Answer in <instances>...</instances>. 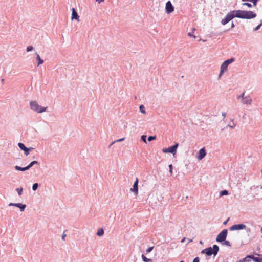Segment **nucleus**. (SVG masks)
<instances>
[{
	"label": "nucleus",
	"mask_w": 262,
	"mask_h": 262,
	"mask_svg": "<svg viewBox=\"0 0 262 262\" xmlns=\"http://www.w3.org/2000/svg\"><path fill=\"white\" fill-rule=\"evenodd\" d=\"M16 207L19 208L20 209V211H24L26 207V205L25 204H23L21 203H17V205H16Z\"/></svg>",
	"instance_id": "nucleus-15"
},
{
	"label": "nucleus",
	"mask_w": 262,
	"mask_h": 262,
	"mask_svg": "<svg viewBox=\"0 0 262 262\" xmlns=\"http://www.w3.org/2000/svg\"><path fill=\"white\" fill-rule=\"evenodd\" d=\"M168 167L169 168V172L171 176L172 174V165L170 164Z\"/></svg>",
	"instance_id": "nucleus-38"
},
{
	"label": "nucleus",
	"mask_w": 262,
	"mask_h": 262,
	"mask_svg": "<svg viewBox=\"0 0 262 262\" xmlns=\"http://www.w3.org/2000/svg\"><path fill=\"white\" fill-rule=\"evenodd\" d=\"M141 140L143 141L144 143H147L146 142V135H142L141 136Z\"/></svg>",
	"instance_id": "nucleus-31"
},
{
	"label": "nucleus",
	"mask_w": 262,
	"mask_h": 262,
	"mask_svg": "<svg viewBox=\"0 0 262 262\" xmlns=\"http://www.w3.org/2000/svg\"><path fill=\"white\" fill-rule=\"evenodd\" d=\"M231 122H232V124H228V125H227L226 127H225L222 130H224L225 129H226L228 127L232 128V129H233L235 126H236V124L234 123L233 122V120L232 119L231 120Z\"/></svg>",
	"instance_id": "nucleus-17"
},
{
	"label": "nucleus",
	"mask_w": 262,
	"mask_h": 262,
	"mask_svg": "<svg viewBox=\"0 0 262 262\" xmlns=\"http://www.w3.org/2000/svg\"><path fill=\"white\" fill-rule=\"evenodd\" d=\"M234 17H236L235 15V10L231 11L229 13H228L226 17L222 19L221 23L223 25H225L229 23L231 20H232Z\"/></svg>",
	"instance_id": "nucleus-4"
},
{
	"label": "nucleus",
	"mask_w": 262,
	"mask_h": 262,
	"mask_svg": "<svg viewBox=\"0 0 262 262\" xmlns=\"http://www.w3.org/2000/svg\"><path fill=\"white\" fill-rule=\"evenodd\" d=\"M1 81H2V82L3 83V82H4V79H2Z\"/></svg>",
	"instance_id": "nucleus-54"
},
{
	"label": "nucleus",
	"mask_w": 262,
	"mask_h": 262,
	"mask_svg": "<svg viewBox=\"0 0 262 262\" xmlns=\"http://www.w3.org/2000/svg\"><path fill=\"white\" fill-rule=\"evenodd\" d=\"M18 146L19 147L20 149H21L22 150H24L27 148L25 145L22 143H19L18 144Z\"/></svg>",
	"instance_id": "nucleus-23"
},
{
	"label": "nucleus",
	"mask_w": 262,
	"mask_h": 262,
	"mask_svg": "<svg viewBox=\"0 0 262 262\" xmlns=\"http://www.w3.org/2000/svg\"><path fill=\"white\" fill-rule=\"evenodd\" d=\"M226 70L225 69H223L222 67H221L220 72L219 75V77H221V76L223 75V73Z\"/></svg>",
	"instance_id": "nucleus-30"
},
{
	"label": "nucleus",
	"mask_w": 262,
	"mask_h": 262,
	"mask_svg": "<svg viewBox=\"0 0 262 262\" xmlns=\"http://www.w3.org/2000/svg\"><path fill=\"white\" fill-rule=\"evenodd\" d=\"M140 112L142 113L145 114L146 113L145 107L143 105H141L139 107Z\"/></svg>",
	"instance_id": "nucleus-22"
},
{
	"label": "nucleus",
	"mask_w": 262,
	"mask_h": 262,
	"mask_svg": "<svg viewBox=\"0 0 262 262\" xmlns=\"http://www.w3.org/2000/svg\"><path fill=\"white\" fill-rule=\"evenodd\" d=\"M195 30H196V29H195V28H193L192 29V33H194V31H195Z\"/></svg>",
	"instance_id": "nucleus-53"
},
{
	"label": "nucleus",
	"mask_w": 262,
	"mask_h": 262,
	"mask_svg": "<svg viewBox=\"0 0 262 262\" xmlns=\"http://www.w3.org/2000/svg\"><path fill=\"white\" fill-rule=\"evenodd\" d=\"M234 26H234V24L233 22H232V23H231V28H234Z\"/></svg>",
	"instance_id": "nucleus-49"
},
{
	"label": "nucleus",
	"mask_w": 262,
	"mask_h": 262,
	"mask_svg": "<svg viewBox=\"0 0 262 262\" xmlns=\"http://www.w3.org/2000/svg\"><path fill=\"white\" fill-rule=\"evenodd\" d=\"M66 236V234L64 233V232L62 235V239L64 240Z\"/></svg>",
	"instance_id": "nucleus-45"
},
{
	"label": "nucleus",
	"mask_w": 262,
	"mask_h": 262,
	"mask_svg": "<svg viewBox=\"0 0 262 262\" xmlns=\"http://www.w3.org/2000/svg\"><path fill=\"white\" fill-rule=\"evenodd\" d=\"M261 231L262 232V228H261Z\"/></svg>",
	"instance_id": "nucleus-61"
},
{
	"label": "nucleus",
	"mask_w": 262,
	"mask_h": 262,
	"mask_svg": "<svg viewBox=\"0 0 262 262\" xmlns=\"http://www.w3.org/2000/svg\"><path fill=\"white\" fill-rule=\"evenodd\" d=\"M29 149V151H30V150H32L33 149V147H30V148H28Z\"/></svg>",
	"instance_id": "nucleus-52"
},
{
	"label": "nucleus",
	"mask_w": 262,
	"mask_h": 262,
	"mask_svg": "<svg viewBox=\"0 0 262 262\" xmlns=\"http://www.w3.org/2000/svg\"><path fill=\"white\" fill-rule=\"evenodd\" d=\"M96 1L98 2L99 3L102 2H103L104 0H96Z\"/></svg>",
	"instance_id": "nucleus-50"
},
{
	"label": "nucleus",
	"mask_w": 262,
	"mask_h": 262,
	"mask_svg": "<svg viewBox=\"0 0 262 262\" xmlns=\"http://www.w3.org/2000/svg\"><path fill=\"white\" fill-rule=\"evenodd\" d=\"M219 247L217 245H213L212 247H209L201 251L202 254H206L207 256L213 255L216 256L219 252Z\"/></svg>",
	"instance_id": "nucleus-2"
},
{
	"label": "nucleus",
	"mask_w": 262,
	"mask_h": 262,
	"mask_svg": "<svg viewBox=\"0 0 262 262\" xmlns=\"http://www.w3.org/2000/svg\"><path fill=\"white\" fill-rule=\"evenodd\" d=\"M104 234V230L102 228L99 229L97 232V235L98 236H102Z\"/></svg>",
	"instance_id": "nucleus-20"
},
{
	"label": "nucleus",
	"mask_w": 262,
	"mask_h": 262,
	"mask_svg": "<svg viewBox=\"0 0 262 262\" xmlns=\"http://www.w3.org/2000/svg\"><path fill=\"white\" fill-rule=\"evenodd\" d=\"M234 60H235V59L234 58H231L230 59H228L225 60L222 64L221 67H222L223 69H225V70H227L229 64L232 63L233 62H234Z\"/></svg>",
	"instance_id": "nucleus-10"
},
{
	"label": "nucleus",
	"mask_w": 262,
	"mask_h": 262,
	"mask_svg": "<svg viewBox=\"0 0 262 262\" xmlns=\"http://www.w3.org/2000/svg\"><path fill=\"white\" fill-rule=\"evenodd\" d=\"M262 25V22L254 29V31L258 30Z\"/></svg>",
	"instance_id": "nucleus-39"
},
{
	"label": "nucleus",
	"mask_w": 262,
	"mask_h": 262,
	"mask_svg": "<svg viewBox=\"0 0 262 262\" xmlns=\"http://www.w3.org/2000/svg\"><path fill=\"white\" fill-rule=\"evenodd\" d=\"M222 116H223L224 118H225V117H226V113H225V112H223V113H222Z\"/></svg>",
	"instance_id": "nucleus-47"
},
{
	"label": "nucleus",
	"mask_w": 262,
	"mask_h": 262,
	"mask_svg": "<svg viewBox=\"0 0 262 262\" xmlns=\"http://www.w3.org/2000/svg\"><path fill=\"white\" fill-rule=\"evenodd\" d=\"M246 225L244 224H235V225H233V226H232L230 228V230L231 231L239 230L244 229L246 228Z\"/></svg>",
	"instance_id": "nucleus-7"
},
{
	"label": "nucleus",
	"mask_w": 262,
	"mask_h": 262,
	"mask_svg": "<svg viewBox=\"0 0 262 262\" xmlns=\"http://www.w3.org/2000/svg\"><path fill=\"white\" fill-rule=\"evenodd\" d=\"M191 242H192V239H188V243H190Z\"/></svg>",
	"instance_id": "nucleus-51"
},
{
	"label": "nucleus",
	"mask_w": 262,
	"mask_h": 262,
	"mask_svg": "<svg viewBox=\"0 0 262 262\" xmlns=\"http://www.w3.org/2000/svg\"><path fill=\"white\" fill-rule=\"evenodd\" d=\"M186 238L185 237H184L181 241V243H184L185 242V241L186 240Z\"/></svg>",
	"instance_id": "nucleus-48"
},
{
	"label": "nucleus",
	"mask_w": 262,
	"mask_h": 262,
	"mask_svg": "<svg viewBox=\"0 0 262 262\" xmlns=\"http://www.w3.org/2000/svg\"><path fill=\"white\" fill-rule=\"evenodd\" d=\"M245 117V115L243 116V118H244Z\"/></svg>",
	"instance_id": "nucleus-56"
},
{
	"label": "nucleus",
	"mask_w": 262,
	"mask_h": 262,
	"mask_svg": "<svg viewBox=\"0 0 262 262\" xmlns=\"http://www.w3.org/2000/svg\"><path fill=\"white\" fill-rule=\"evenodd\" d=\"M33 49V47L31 46H29L27 47L26 50L27 52H30Z\"/></svg>",
	"instance_id": "nucleus-34"
},
{
	"label": "nucleus",
	"mask_w": 262,
	"mask_h": 262,
	"mask_svg": "<svg viewBox=\"0 0 262 262\" xmlns=\"http://www.w3.org/2000/svg\"><path fill=\"white\" fill-rule=\"evenodd\" d=\"M130 191L133 192L135 195L138 194V179L136 178V181L134 182L133 188L130 189Z\"/></svg>",
	"instance_id": "nucleus-9"
},
{
	"label": "nucleus",
	"mask_w": 262,
	"mask_h": 262,
	"mask_svg": "<svg viewBox=\"0 0 262 262\" xmlns=\"http://www.w3.org/2000/svg\"><path fill=\"white\" fill-rule=\"evenodd\" d=\"M36 60L38 61V66L43 63V60L40 58L38 54H36Z\"/></svg>",
	"instance_id": "nucleus-16"
},
{
	"label": "nucleus",
	"mask_w": 262,
	"mask_h": 262,
	"mask_svg": "<svg viewBox=\"0 0 262 262\" xmlns=\"http://www.w3.org/2000/svg\"><path fill=\"white\" fill-rule=\"evenodd\" d=\"M124 138H121L120 139H118L113 142H112L110 145H113L115 142H121V141H124Z\"/></svg>",
	"instance_id": "nucleus-40"
},
{
	"label": "nucleus",
	"mask_w": 262,
	"mask_h": 262,
	"mask_svg": "<svg viewBox=\"0 0 262 262\" xmlns=\"http://www.w3.org/2000/svg\"><path fill=\"white\" fill-rule=\"evenodd\" d=\"M260 188L261 189H262V186H261Z\"/></svg>",
	"instance_id": "nucleus-57"
},
{
	"label": "nucleus",
	"mask_w": 262,
	"mask_h": 262,
	"mask_svg": "<svg viewBox=\"0 0 262 262\" xmlns=\"http://www.w3.org/2000/svg\"><path fill=\"white\" fill-rule=\"evenodd\" d=\"M243 5H244V6H247L249 8H251L252 7V5L250 3H249L246 2V3H243Z\"/></svg>",
	"instance_id": "nucleus-37"
},
{
	"label": "nucleus",
	"mask_w": 262,
	"mask_h": 262,
	"mask_svg": "<svg viewBox=\"0 0 262 262\" xmlns=\"http://www.w3.org/2000/svg\"><path fill=\"white\" fill-rule=\"evenodd\" d=\"M229 220V218H228L226 221H225V222H223V224L226 225Z\"/></svg>",
	"instance_id": "nucleus-46"
},
{
	"label": "nucleus",
	"mask_w": 262,
	"mask_h": 262,
	"mask_svg": "<svg viewBox=\"0 0 262 262\" xmlns=\"http://www.w3.org/2000/svg\"><path fill=\"white\" fill-rule=\"evenodd\" d=\"M228 234L227 229L223 230L217 236L216 241L217 242L222 243L226 239Z\"/></svg>",
	"instance_id": "nucleus-5"
},
{
	"label": "nucleus",
	"mask_w": 262,
	"mask_h": 262,
	"mask_svg": "<svg viewBox=\"0 0 262 262\" xmlns=\"http://www.w3.org/2000/svg\"><path fill=\"white\" fill-rule=\"evenodd\" d=\"M38 164V162L37 161H32L28 166V169H29L31 167H32L35 164Z\"/></svg>",
	"instance_id": "nucleus-19"
},
{
	"label": "nucleus",
	"mask_w": 262,
	"mask_h": 262,
	"mask_svg": "<svg viewBox=\"0 0 262 262\" xmlns=\"http://www.w3.org/2000/svg\"><path fill=\"white\" fill-rule=\"evenodd\" d=\"M16 191L18 193L19 196H20L22 194L23 189V188H17L16 189Z\"/></svg>",
	"instance_id": "nucleus-24"
},
{
	"label": "nucleus",
	"mask_w": 262,
	"mask_h": 262,
	"mask_svg": "<svg viewBox=\"0 0 262 262\" xmlns=\"http://www.w3.org/2000/svg\"><path fill=\"white\" fill-rule=\"evenodd\" d=\"M242 262H249L250 261V260L247 258V256L244 258L243 259H242V260H240Z\"/></svg>",
	"instance_id": "nucleus-35"
},
{
	"label": "nucleus",
	"mask_w": 262,
	"mask_h": 262,
	"mask_svg": "<svg viewBox=\"0 0 262 262\" xmlns=\"http://www.w3.org/2000/svg\"><path fill=\"white\" fill-rule=\"evenodd\" d=\"M260 261L262 262V258H261V261Z\"/></svg>",
	"instance_id": "nucleus-58"
},
{
	"label": "nucleus",
	"mask_w": 262,
	"mask_h": 262,
	"mask_svg": "<svg viewBox=\"0 0 262 262\" xmlns=\"http://www.w3.org/2000/svg\"><path fill=\"white\" fill-rule=\"evenodd\" d=\"M180 262H184V261H183V260H182V261H180Z\"/></svg>",
	"instance_id": "nucleus-60"
},
{
	"label": "nucleus",
	"mask_w": 262,
	"mask_h": 262,
	"mask_svg": "<svg viewBox=\"0 0 262 262\" xmlns=\"http://www.w3.org/2000/svg\"><path fill=\"white\" fill-rule=\"evenodd\" d=\"M245 92H244L242 94L237 96V99L242 100L245 97Z\"/></svg>",
	"instance_id": "nucleus-26"
},
{
	"label": "nucleus",
	"mask_w": 262,
	"mask_h": 262,
	"mask_svg": "<svg viewBox=\"0 0 262 262\" xmlns=\"http://www.w3.org/2000/svg\"><path fill=\"white\" fill-rule=\"evenodd\" d=\"M192 262H200V258L198 257H196L194 258Z\"/></svg>",
	"instance_id": "nucleus-42"
},
{
	"label": "nucleus",
	"mask_w": 262,
	"mask_h": 262,
	"mask_svg": "<svg viewBox=\"0 0 262 262\" xmlns=\"http://www.w3.org/2000/svg\"><path fill=\"white\" fill-rule=\"evenodd\" d=\"M188 35L190 37H191L192 36L193 37H194V38H195V36L193 35V33H192V32H189L188 33Z\"/></svg>",
	"instance_id": "nucleus-44"
},
{
	"label": "nucleus",
	"mask_w": 262,
	"mask_h": 262,
	"mask_svg": "<svg viewBox=\"0 0 262 262\" xmlns=\"http://www.w3.org/2000/svg\"><path fill=\"white\" fill-rule=\"evenodd\" d=\"M243 2H246V1H248V2H252L253 4V6H255L257 4V3L258 2V1L259 0H242Z\"/></svg>",
	"instance_id": "nucleus-21"
},
{
	"label": "nucleus",
	"mask_w": 262,
	"mask_h": 262,
	"mask_svg": "<svg viewBox=\"0 0 262 262\" xmlns=\"http://www.w3.org/2000/svg\"><path fill=\"white\" fill-rule=\"evenodd\" d=\"M253 260L254 261V262H261V258H259V257H254L253 258Z\"/></svg>",
	"instance_id": "nucleus-32"
},
{
	"label": "nucleus",
	"mask_w": 262,
	"mask_h": 262,
	"mask_svg": "<svg viewBox=\"0 0 262 262\" xmlns=\"http://www.w3.org/2000/svg\"><path fill=\"white\" fill-rule=\"evenodd\" d=\"M238 262H242V261H241V260H239Z\"/></svg>",
	"instance_id": "nucleus-59"
},
{
	"label": "nucleus",
	"mask_w": 262,
	"mask_h": 262,
	"mask_svg": "<svg viewBox=\"0 0 262 262\" xmlns=\"http://www.w3.org/2000/svg\"><path fill=\"white\" fill-rule=\"evenodd\" d=\"M236 17L250 19L256 17V14L251 11L235 10Z\"/></svg>",
	"instance_id": "nucleus-1"
},
{
	"label": "nucleus",
	"mask_w": 262,
	"mask_h": 262,
	"mask_svg": "<svg viewBox=\"0 0 262 262\" xmlns=\"http://www.w3.org/2000/svg\"><path fill=\"white\" fill-rule=\"evenodd\" d=\"M254 257V256L253 255H247V258H248L249 260L252 259Z\"/></svg>",
	"instance_id": "nucleus-41"
},
{
	"label": "nucleus",
	"mask_w": 262,
	"mask_h": 262,
	"mask_svg": "<svg viewBox=\"0 0 262 262\" xmlns=\"http://www.w3.org/2000/svg\"><path fill=\"white\" fill-rule=\"evenodd\" d=\"M26 156H28L29 154V151L28 148H26L25 150H23Z\"/></svg>",
	"instance_id": "nucleus-36"
},
{
	"label": "nucleus",
	"mask_w": 262,
	"mask_h": 262,
	"mask_svg": "<svg viewBox=\"0 0 262 262\" xmlns=\"http://www.w3.org/2000/svg\"><path fill=\"white\" fill-rule=\"evenodd\" d=\"M241 102L243 104L250 105L252 102V99L249 96H245L244 99L241 100Z\"/></svg>",
	"instance_id": "nucleus-12"
},
{
	"label": "nucleus",
	"mask_w": 262,
	"mask_h": 262,
	"mask_svg": "<svg viewBox=\"0 0 262 262\" xmlns=\"http://www.w3.org/2000/svg\"><path fill=\"white\" fill-rule=\"evenodd\" d=\"M206 155V152L205 148H202L199 151L197 159L198 160H202L205 157Z\"/></svg>",
	"instance_id": "nucleus-11"
},
{
	"label": "nucleus",
	"mask_w": 262,
	"mask_h": 262,
	"mask_svg": "<svg viewBox=\"0 0 262 262\" xmlns=\"http://www.w3.org/2000/svg\"><path fill=\"white\" fill-rule=\"evenodd\" d=\"M30 106L32 110L37 113H41L46 112L47 109V107H42L35 101H31L30 102Z\"/></svg>",
	"instance_id": "nucleus-3"
},
{
	"label": "nucleus",
	"mask_w": 262,
	"mask_h": 262,
	"mask_svg": "<svg viewBox=\"0 0 262 262\" xmlns=\"http://www.w3.org/2000/svg\"><path fill=\"white\" fill-rule=\"evenodd\" d=\"M17 205V203H10L9 204V206H15L16 207V205Z\"/></svg>",
	"instance_id": "nucleus-43"
},
{
	"label": "nucleus",
	"mask_w": 262,
	"mask_h": 262,
	"mask_svg": "<svg viewBox=\"0 0 262 262\" xmlns=\"http://www.w3.org/2000/svg\"><path fill=\"white\" fill-rule=\"evenodd\" d=\"M72 19H76L78 21H79V16H78L76 10L74 8L72 9Z\"/></svg>",
	"instance_id": "nucleus-13"
},
{
	"label": "nucleus",
	"mask_w": 262,
	"mask_h": 262,
	"mask_svg": "<svg viewBox=\"0 0 262 262\" xmlns=\"http://www.w3.org/2000/svg\"><path fill=\"white\" fill-rule=\"evenodd\" d=\"M228 191L226 190H224L223 191H221L220 192V196H223V195H226L228 194Z\"/></svg>",
	"instance_id": "nucleus-25"
},
{
	"label": "nucleus",
	"mask_w": 262,
	"mask_h": 262,
	"mask_svg": "<svg viewBox=\"0 0 262 262\" xmlns=\"http://www.w3.org/2000/svg\"><path fill=\"white\" fill-rule=\"evenodd\" d=\"M156 139V136H150L148 137V141L150 142V141L155 140Z\"/></svg>",
	"instance_id": "nucleus-28"
},
{
	"label": "nucleus",
	"mask_w": 262,
	"mask_h": 262,
	"mask_svg": "<svg viewBox=\"0 0 262 262\" xmlns=\"http://www.w3.org/2000/svg\"><path fill=\"white\" fill-rule=\"evenodd\" d=\"M223 242H224V243L223 244L229 247L231 246V245L229 241H226V239H225V241Z\"/></svg>",
	"instance_id": "nucleus-29"
},
{
	"label": "nucleus",
	"mask_w": 262,
	"mask_h": 262,
	"mask_svg": "<svg viewBox=\"0 0 262 262\" xmlns=\"http://www.w3.org/2000/svg\"><path fill=\"white\" fill-rule=\"evenodd\" d=\"M200 244H202V243H202V241H200Z\"/></svg>",
	"instance_id": "nucleus-55"
},
{
	"label": "nucleus",
	"mask_w": 262,
	"mask_h": 262,
	"mask_svg": "<svg viewBox=\"0 0 262 262\" xmlns=\"http://www.w3.org/2000/svg\"><path fill=\"white\" fill-rule=\"evenodd\" d=\"M14 168L16 170L21 171H25L28 170L29 169L28 167H27V166L26 167H21L18 166H15L14 167Z\"/></svg>",
	"instance_id": "nucleus-14"
},
{
	"label": "nucleus",
	"mask_w": 262,
	"mask_h": 262,
	"mask_svg": "<svg viewBox=\"0 0 262 262\" xmlns=\"http://www.w3.org/2000/svg\"><path fill=\"white\" fill-rule=\"evenodd\" d=\"M174 11V7L170 1H168L166 3V11L167 13L169 14Z\"/></svg>",
	"instance_id": "nucleus-8"
},
{
	"label": "nucleus",
	"mask_w": 262,
	"mask_h": 262,
	"mask_svg": "<svg viewBox=\"0 0 262 262\" xmlns=\"http://www.w3.org/2000/svg\"><path fill=\"white\" fill-rule=\"evenodd\" d=\"M179 146V144L176 143L174 145L169 147L167 148H163L162 151L164 153H171L174 155L177 152V149Z\"/></svg>",
	"instance_id": "nucleus-6"
},
{
	"label": "nucleus",
	"mask_w": 262,
	"mask_h": 262,
	"mask_svg": "<svg viewBox=\"0 0 262 262\" xmlns=\"http://www.w3.org/2000/svg\"><path fill=\"white\" fill-rule=\"evenodd\" d=\"M154 248V247H148L146 250V252L147 253H150L153 249Z\"/></svg>",
	"instance_id": "nucleus-33"
},
{
	"label": "nucleus",
	"mask_w": 262,
	"mask_h": 262,
	"mask_svg": "<svg viewBox=\"0 0 262 262\" xmlns=\"http://www.w3.org/2000/svg\"><path fill=\"white\" fill-rule=\"evenodd\" d=\"M142 259L144 262H152V259L147 258L144 255H142Z\"/></svg>",
	"instance_id": "nucleus-18"
},
{
	"label": "nucleus",
	"mask_w": 262,
	"mask_h": 262,
	"mask_svg": "<svg viewBox=\"0 0 262 262\" xmlns=\"http://www.w3.org/2000/svg\"><path fill=\"white\" fill-rule=\"evenodd\" d=\"M38 187V184L37 183H34V184H33V185L32 186V189H33V190L35 191L37 190Z\"/></svg>",
	"instance_id": "nucleus-27"
}]
</instances>
